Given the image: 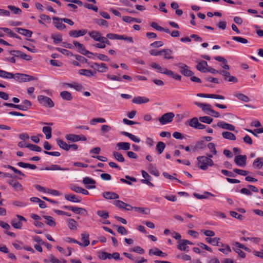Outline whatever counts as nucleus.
<instances>
[{
	"label": "nucleus",
	"instance_id": "nucleus-64",
	"mask_svg": "<svg viewBox=\"0 0 263 263\" xmlns=\"http://www.w3.org/2000/svg\"><path fill=\"white\" fill-rule=\"evenodd\" d=\"M132 251L139 253L140 254H143L144 253V250L143 248L140 247L136 246L132 249Z\"/></svg>",
	"mask_w": 263,
	"mask_h": 263
},
{
	"label": "nucleus",
	"instance_id": "nucleus-30",
	"mask_svg": "<svg viewBox=\"0 0 263 263\" xmlns=\"http://www.w3.org/2000/svg\"><path fill=\"white\" fill-rule=\"evenodd\" d=\"M205 145L204 142L202 141H200L197 142L195 145L191 146V149L193 152H196L198 149H202L204 148Z\"/></svg>",
	"mask_w": 263,
	"mask_h": 263
},
{
	"label": "nucleus",
	"instance_id": "nucleus-44",
	"mask_svg": "<svg viewBox=\"0 0 263 263\" xmlns=\"http://www.w3.org/2000/svg\"><path fill=\"white\" fill-rule=\"evenodd\" d=\"M177 248L181 251H189L187 249L189 247L187 246L185 239L181 240V242L177 246Z\"/></svg>",
	"mask_w": 263,
	"mask_h": 263
},
{
	"label": "nucleus",
	"instance_id": "nucleus-22",
	"mask_svg": "<svg viewBox=\"0 0 263 263\" xmlns=\"http://www.w3.org/2000/svg\"><path fill=\"white\" fill-rule=\"evenodd\" d=\"M89 35L95 41L100 42L101 41V38L102 36H101V33L97 31H92L88 33Z\"/></svg>",
	"mask_w": 263,
	"mask_h": 263
},
{
	"label": "nucleus",
	"instance_id": "nucleus-33",
	"mask_svg": "<svg viewBox=\"0 0 263 263\" xmlns=\"http://www.w3.org/2000/svg\"><path fill=\"white\" fill-rule=\"evenodd\" d=\"M45 170L47 171H68L69 168L61 167L58 165L53 164L50 167H46Z\"/></svg>",
	"mask_w": 263,
	"mask_h": 263
},
{
	"label": "nucleus",
	"instance_id": "nucleus-3",
	"mask_svg": "<svg viewBox=\"0 0 263 263\" xmlns=\"http://www.w3.org/2000/svg\"><path fill=\"white\" fill-rule=\"evenodd\" d=\"M39 102L45 107H53L54 105L53 101L49 97L40 95L37 97Z\"/></svg>",
	"mask_w": 263,
	"mask_h": 263
},
{
	"label": "nucleus",
	"instance_id": "nucleus-45",
	"mask_svg": "<svg viewBox=\"0 0 263 263\" xmlns=\"http://www.w3.org/2000/svg\"><path fill=\"white\" fill-rule=\"evenodd\" d=\"M79 73L81 75L85 76L87 77H91L94 76V74L96 73V72H92L90 70L83 69L79 70Z\"/></svg>",
	"mask_w": 263,
	"mask_h": 263
},
{
	"label": "nucleus",
	"instance_id": "nucleus-50",
	"mask_svg": "<svg viewBox=\"0 0 263 263\" xmlns=\"http://www.w3.org/2000/svg\"><path fill=\"white\" fill-rule=\"evenodd\" d=\"M199 120L201 122L206 124H211L213 122V119L208 116L200 117Z\"/></svg>",
	"mask_w": 263,
	"mask_h": 263
},
{
	"label": "nucleus",
	"instance_id": "nucleus-2",
	"mask_svg": "<svg viewBox=\"0 0 263 263\" xmlns=\"http://www.w3.org/2000/svg\"><path fill=\"white\" fill-rule=\"evenodd\" d=\"M12 79L18 83L29 82L33 80H37V78L27 74L16 73L13 74Z\"/></svg>",
	"mask_w": 263,
	"mask_h": 263
},
{
	"label": "nucleus",
	"instance_id": "nucleus-40",
	"mask_svg": "<svg viewBox=\"0 0 263 263\" xmlns=\"http://www.w3.org/2000/svg\"><path fill=\"white\" fill-rule=\"evenodd\" d=\"M42 130L43 132L45 134L46 138L47 139H49L51 138L52 129L50 127L44 126L43 127Z\"/></svg>",
	"mask_w": 263,
	"mask_h": 263
},
{
	"label": "nucleus",
	"instance_id": "nucleus-29",
	"mask_svg": "<svg viewBox=\"0 0 263 263\" xmlns=\"http://www.w3.org/2000/svg\"><path fill=\"white\" fill-rule=\"evenodd\" d=\"M222 136L223 138L228 139L230 140H235L236 136L234 134L230 132H223L222 133Z\"/></svg>",
	"mask_w": 263,
	"mask_h": 263
},
{
	"label": "nucleus",
	"instance_id": "nucleus-8",
	"mask_svg": "<svg viewBox=\"0 0 263 263\" xmlns=\"http://www.w3.org/2000/svg\"><path fill=\"white\" fill-rule=\"evenodd\" d=\"M54 26L59 30H62L66 28V25L63 23L62 18L57 16L52 17Z\"/></svg>",
	"mask_w": 263,
	"mask_h": 263
},
{
	"label": "nucleus",
	"instance_id": "nucleus-47",
	"mask_svg": "<svg viewBox=\"0 0 263 263\" xmlns=\"http://www.w3.org/2000/svg\"><path fill=\"white\" fill-rule=\"evenodd\" d=\"M162 53H164V58L165 59H172L173 57L172 56L173 51L168 49H164L162 50Z\"/></svg>",
	"mask_w": 263,
	"mask_h": 263
},
{
	"label": "nucleus",
	"instance_id": "nucleus-38",
	"mask_svg": "<svg viewBox=\"0 0 263 263\" xmlns=\"http://www.w3.org/2000/svg\"><path fill=\"white\" fill-rule=\"evenodd\" d=\"M61 97L65 100L70 101L72 99L71 94L67 91H63L60 92Z\"/></svg>",
	"mask_w": 263,
	"mask_h": 263
},
{
	"label": "nucleus",
	"instance_id": "nucleus-5",
	"mask_svg": "<svg viewBox=\"0 0 263 263\" xmlns=\"http://www.w3.org/2000/svg\"><path fill=\"white\" fill-rule=\"evenodd\" d=\"M175 117V114L172 112H169L163 115L161 118L159 119V121L162 125H165L168 123H171Z\"/></svg>",
	"mask_w": 263,
	"mask_h": 263
},
{
	"label": "nucleus",
	"instance_id": "nucleus-21",
	"mask_svg": "<svg viewBox=\"0 0 263 263\" xmlns=\"http://www.w3.org/2000/svg\"><path fill=\"white\" fill-rule=\"evenodd\" d=\"M81 240L83 243H82V245L80 246L84 247L88 246L90 243L89 240V235L84 232L81 234Z\"/></svg>",
	"mask_w": 263,
	"mask_h": 263
},
{
	"label": "nucleus",
	"instance_id": "nucleus-53",
	"mask_svg": "<svg viewBox=\"0 0 263 263\" xmlns=\"http://www.w3.org/2000/svg\"><path fill=\"white\" fill-rule=\"evenodd\" d=\"M97 214L100 216V217L103 219H106L109 217L108 212L103 211V210H99L97 212Z\"/></svg>",
	"mask_w": 263,
	"mask_h": 263
},
{
	"label": "nucleus",
	"instance_id": "nucleus-11",
	"mask_svg": "<svg viewBox=\"0 0 263 263\" xmlns=\"http://www.w3.org/2000/svg\"><path fill=\"white\" fill-rule=\"evenodd\" d=\"M217 126L222 129H227L230 131H234L237 133V130H235V128L232 124L225 123L224 122H219L217 123Z\"/></svg>",
	"mask_w": 263,
	"mask_h": 263
},
{
	"label": "nucleus",
	"instance_id": "nucleus-15",
	"mask_svg": "<svg viewBox=\"0 0 263 263\" xmlns=\"http://www.w3.org/2000/svg\"><path fill=\"white\" fill-rule=\"evenodd\" d=\"M103 197L107 200L117 199L119 198L118 194L112 192H105L102 193Z\"/></svg>",
	"mask_w": 263,
	"mask_h": 263
},
{
	"label": "nucleus",
	"instance_id": "nucleus-51",
	"mask_svg": "<svg viewBox=\"0 0 263 263\" xmlns=\"http://www.w3.org/2000/svg\"><path fill=\"white\" fill-rule=\"evenodd\" d=\"M51 38L53 40L54 44H58L62 41V35L60 34H52L51 36Z\"/></svg>",
	"mask_w": 263,
	"mask_h": 263
},
{
	"label": "nucleus",
	"instance_id": "nucleus-28",
	"mask_svg": "<svg viewBox=\"0 0 263 263\" xmlns=\"http://www.w3.org/2000/svg\"><path fill=\"white\" fill-rule=\"evenodd\" d=\"M125 177L126 179H124V178L120 179V181L122 183H126L128 185H132V181H133V182L137 181V179L134 177H131V176L126 175V176H125Z\"/></svg>",
	"mask_w": 263,
	"mask_h": 263
},
{
	"label": "nucleus",
	"instance_id": "nucleus-55",
	"mask_svg": "<svg viewBox=\"0 0 263 263\" xmlns=\"http://www.w3.org/2000/svg\"><path fill=\"white\" fill-rule=\"evenodd\" d=\"M106 120L104 118H93L90 121V123L91 125H95L96 123H105Z\"/></svg>",
	"mask_w": 263,
	"mask_h": 263
},
{
	"label": "nucleus",
	"instance_id": "nucleus-54",
	"mask_svg": "<svg viewBox=\"0 0 263 263\" xmlns=\"http://www.w3.org/2000/svg\"><path fill=\"white\" fill-rule=\"evenodd\" d=\"M5 167L12 170L15 174H18V175L24 176V177L26 176L23 173H22L20 170L16 169V168L14 167L13 166H12L11 165H5Z\"/></svg>",
	"mask_w": 263,
	"mask_h": 263
},
{
	"label": "nucleus",
	"instance_id": "nucleus-6",
	"mask_svg": "<svg viewBox=\"0 0 263 263\" xmlns=\"http://www.w3.org/2000/svg\"><path fill=\"white\" fill-rule=\"evenodd\" d=\"M10 53L14 57H18L23 60L29 61L32 60V57L20 50H11Z\"/></svg>",
	"mask_w": 263,
	"mask_h": 263
},
{
	"label": "nucleus",
	"instance_id": "nucleus-24",
	"mask_svg": "<svg viewBox=\"0 0 263 263\" xmlns=\"http://www.w3.org/2000/svg\"><path fill=\"white\" fill-rule=\"evenodd\" d=\"M65 139L69 141L72 142H76L80 141V139L79 138V135H75V134H67L65 136Z\"/></svg>",
	"mask_w": 263,
	"mask_h": 263
},
{
	"label": "nucleus",
	"instance_id": "nucleus-49",
	"mask_svg": "<svg viewBox=\"0 0 263 263\" xmlns=\"http://www.w3.org/2000/svg\"><path fill=\"white\" fill-rule=\"evenodd\" d=\"M8 8L15 14H20L22 12V11L20 8L14 6L9 5L8 6Z\"/></svg>",
	"mask_w": 263,
	"mask_h": 263
},
{
	"label": "nucleus",
	"instance_id": "nucleus-9",
	"mask_svg": "<svg viewBox=\"0 0 263 263\" xmlns=\"http://www.w3.org/2000/svg\"><path fill=\"white\" fill-rule=\"evenodd\" d=\"M247 156L246 155H237L235 157V163L239 166L244 167L246 165Z\"/></svg>",
	"mask_w": 263,
	"mask_h": 263
},
{
	"label": "nucleus",
	"instance_id": "nucleus-63",
	"mask_svg": "<svg viewBox=\"0 0 263 263\" xmlns=\"http://www.w3.org/2000/svg\"><path fill=\"white\" fill-rule=\"evenodd\" d=\"M95 55L97 57V58L101 61H109V59L105 54H100V53H96Z\"/></svg>",
	"mask_w": 263,
	"mask_h": 263
},
{
	"label": "nucleus",
	"instance_id": "nucleus-7",
	"mask_svg": "<svg viewBox=\"0 0 263 263\" xmlns=\"http://www.w3.org/2000/svg\"><path fill=\"white\" fill-rule=\"evenodd\" d=\"M73 44L74 46L78 49L79 52H80L81 54L85 55H88V54H93V53L85 49V46L82 44H81L77 41H73Z\"/></svg>",
	"mask_w": 263,
	"mask_h": 263
},
{
	"label": "nucleus",
	"instance_id": "nucleus-59",
	"mask_svg": "<svg viewBox=\"0 0 263 263\" xmlns=\"http://www.w3.org/2000/svg\"><path fill=\"white\" fill-rule=\"evenodd\" d=\"M208 147L210 150V152L213 154L214 155H216L217 154V151L215 148V145L214 143H209L208 144Z\"/></svg>",
	"mask_w": 263,
	"mask_h": 263
},
{
	"label": "nucleus",
	"instance_id": "nucleus-41",
	"mask_svg": "<svg viewBox=\"0 0 263 263\" xmlns=\"http://www.w3.org/2000/svg\"><path fill=\"white\" fill-rule=\"evenodd\" d=\"M165 147V144L163 142H158L156 147V149L157 151L158 154H161L163 152L164 148Z\"/></svg>",
	"mask_w": 263,
	"mask_h": 263
},
{
	"label": "nucleus",
	"instance_id": "nucleus-16",
	"mask_svg": "<svg viewBox=\"0 0 263 263\" xmlns=\"http://www.w3.org/2000/svg\"><path fill=\"white\" fill-rule=\"evenodd\" d=\"M7 182L11 186H12L13 188L16 191H22L23 190L22 185L17 181L10 180L7 181Z\"/></svg>",
	"mask_w": 263,
	"mask_h": 263
},
{
	"label": "nucleus",
	"instance_id": "nucleus-39",
	"mask_svg": "<svg viewBox=\"0 0 263 263\" xmlns=\"http://www.w3.org/2000/svg\"><path fill=\"white\" fill-rule=\"evenodd\" d=\"M198 120H199V119H198L197 118H196V117H194V118L191 119V120H190L189 121V125L192 127L197 129V127H198V125L200 123V122L198 121Z\"/></svg>",
	"mask_w": 263,
	"mask_h": 263
},
{
	"label": "nucleus",
	"instance_id": "nucleus-48",
	"mask_svg": "<svg viewBox=\"0 0 263 263\" xmlns=\"http://www.w3.org/2000/svg\"><path fill=\"white\" fill-rule=\"evenodd\" d=\"M26 147H27V148H29L30 150L33 151H35V152H40L42 151V148L41 147H40L37 145H36L32 144H30V143L27 144L26 145Z\"/></svg>",
	"mask_w": 263,
	"mask_h": 263
},
{
	"label": "nucleus",
	"instance_id": "nucleus-23",
	"mask_svg": "<svg viewBox=\"0 0 263 263\" xmlns=\"http://www.w3.org/2000/svg\"><path fill=\"white\" fill-rule=\"evenodd\" d=\"M15 30L17 32L22 34L26 37H31L32 34V32L29 30H27L26 29L22 28H16Z\"/></svg>",
	"mask_w": 263,
	"mask_h": 263
},
{
	"label": "nucleus",
	"instance_id": "nucleus-61",
	"mask_svg": "<svg viewBox=\"0 0 263 263\" xmlns=\"http://www.w3.org/2000/svg\"><path fill=\"white\" fill-rule=\"evenodd\" d=\"M230 215L233 217L237 218V219H239V220H243V218H244V216H242V215L239 214H238L237 212H234V211L230 212Z\"/></svg>",
	"mask_w": 263,
	"mask_h": 263
},
{
	"label": "nucleus",
	"instance_id": "nucleus-62",
	"mask_svg": "<svg viewBox=\"0 0 263 263\" xmlns=\"http://www.w3.org/2000/svg\"><path fill=\"white\" fill-rule=\"evenodd\" d=\"M134 209H135L136 211L138 212L141 213H144L145 214H147L149 213V210L148 209H144L142 208L134 207Z\"/></svg>",
	"mask_w": 263,
	"mask_h": 263
},
{
	"label": "nucleus",
	"instance_id": "nucleus-43",
	"mask_svg": "<svg viewBox=\"0 0 263 263\" xmlns=\"http://www.w3.org/2000/svg\"><path fill=\"white\" fill-rule=\"evenodd\" d=\"M234 96L244 102H248L250 101L249 97L243 93H237L234 95Z\"/></svg>",
	"mask_w": 263,
	"mask_h": 263
},
{
	"label": "nucleus",
	"instance_id": "nucleus-32",
	"mask_svg": "<svg viewBox=\"0 0 263 263\" xmlns=\"http://www.w3.org/2000/svg\"><path fill=\"white\" fill-rule=\"evenodd\" d=\"M57 144L60 146L62 149L68 151L69 150V146H68V144H67L65 141L63 140L58 139L57 140Z\"/></svg>",
	"mask_w": 263,
	"mask_h": 263
},
{
	"label": "nucleus",
	"instance_id": "nucleus-10",
	"mask_svg": "<svg viewBox=\"0 0 263 263\" xmlns=\"http://www.w3.org/2000/svg\"><path fill=\"white\" fill-rule=\"evenodd\" d=\"M63 208L65 210H70L76 214H83L87 212L85 209L76 206L64 205L63 206Z\"/></svg>",
	"mask_w": 263,
	"mask_h": 263
},
{
	"label": "nucleus",
	"instance_id": "nucleus-14",
	"mask_svg": "<svg viewBox=\"0 0 263 263\" xmlns=\"http://www.w3.org/2000/svg\"><path fill=\"white\" fill-rule=\"evenodd\" d=\"M198 64L196 65V68L201 72H205L208 69V63L205 61H200L197 62Z\"/></svg>",
	"mask_w": 263,
	"mask_h": 263
},
{
	"label": "nucleus",
	"instance_id": "nucleus-13",
	"mask_svg": "<svg viewBox=\"0 0 263 263\" xmlns=\"http://www.w3.org/2000/svg\"><path fill=\"white\" fill-rule=\"evenodd\" d=\"M194 104L201 108L203 111L206 112L208 114H210L208 111L211 112L212 109L211 105L209 104L202 103L198 102H195Z\"/></svg>",
	"mask_w": 263,
	"mask_h": 263
},
{
	"label": "nucleus",
	"instance_id": "nucleus-1",
	"mask_svg": "<svg viewBox=\"0 0 263 263\" xmlns=\"http://www.w3.org/2000/svg\"><path fill=\"white\" fill-rule=\"evenodd\" d=\"M197 165L202 170H208V166H213L214 163L213 160L206 156H199L197 158Z\"/></svg>",
	"mask_w": 263,
	"mask_h": 263
},
{
	"label": "nucleus",
	"instance_id": "nucleus-25",
	"mask_svg": "<svg viewBox=\"0 0 263 263\" xmlns=\"http://www.w3.org/2000/svg\"><path fill=\"white\" fill-rule=\"evenodd\" d=\"M151 65L152 68L157 69L158 71L161 73L166 74L168 70L167 68L162 67L160 65L156 63H152Z\"/></svg>",
	"mask_w": 263,
	"mask_h": 263
},
{
	"label": "nucleus",
	"instance_id": "nucleus-60",
	"mask_svg": "<svg viewBox=\"0 0 263 263\" xmlns=\"http://www.w3.org/2000/svg\"><path fill=\"white\" fill-rule=\"evenodd\" d=\"M232 39L236 42L242 44H247L248 43V40L247 39L240 36H233Z\"/></svg>",
	"mask_w": 263,
	"mask_h": 263
},
{
	"label": "nucleus",
	"instance_id": "nucleus-12",
	"mask_svg": "<svg viewBox=\"0 0 263 263\" xmlns=\"http://www.w3.org/2000/svg\"><path fill=\"white\" fill-rule=\"evenodd\" d=\"M87 31L85 29L80 30H72L69 32V35L71 37H78L80 36H83L87 33Z\"/></svg>",
	"mask_w": 263,
	"mask_h": 263
},
{
	"label": "nucleus",
	"instance_id": "nucleus-19",
	"mask_svg": "<svg viewBox=\"0 0 263 263\" xmlns=\"http://www.w3.org/2000/svg\"><path fill=\"white\" fill-rule=\"evenodd\" d=\"M149 101L148 98L144 97H136L134 98L132 100L133 103L136 104H141L143 103H146Z\"/></svg>",
	"mask_w": 263,
	"mask_h": 263
},
{
	"label": "nucleus",
	"instance_id": "nucleus-36",
	"mask_svg": "<svg viewBox=\"0 0 263 263\" xmlns=\"http://www.w3.org/2000/svg\"><path fill=\"white\" fill-rule=\"evenodd\" d=\"M68 223V228L71 230H76L77 229V222L73 219L69 218L67 219Z\"/></svg>",
	"mask_w": 263,
	"mask_h": 263
},
{
	"label": "nucleus",
	"instance_id": "nucleus-4",
	"mask_svg": "<svg viewBox=\"0 0 263 263\" xmlns=\"http://www.w3.org/2000/svg\"><path fill=\"white\" fill-rule=\"evenodd\" d=\"M176 65L180 69V73L185 77H192L193 76L194 73L189 69V66L183 63H179L176 64Z\"/></svg>",
	"mask_w": 263,
	"mask_h": 263
},
{
	"label": "nucleus",
	"instance_id": "nucleus-26",
	"mask_svg": "<svg viewBox=\"0 0 263 263\" xmlns=\"http://www.w3.org/2000/svg\"><path fill=\"white\" fill-rule=\"evenodd\" d=\"M130 143L128 142H121L117 144L116 146L119 150L128 151L130 149Z\"/></svg>",
	"mask_w": 263,
	"mask_h": 263
},
{
	"label": "nucleus",
	"instance_id": "nucleus-46",
	"mask_svg": "<svg viewBox=\"0 0 263 263\" xmlns=\"http://www.w3.org/2000/svg\"><path fill=\"white\" fill-rule=\"evenodd\" d=\"M166 75H167L169 77H172V78H173V79H175L176 80L180 81L181 79V76H180V75H179L178 74H177V73H174L171 70H168V69Z\"/></svg>",
	"mask_w": 263,
	"mask_h": 263
},
{
	"label": "nucleus",
	"instance_id": "nucleus-31",
	"mask_svg": "<svg viewBox=\"0 0 263 263\" xmlns=\"http://www.w3.org/2000/svg\"><path fill=\"white\" fill-rule=\"evenodd\" d=\"M46 220L45 223L50 227H54L56 225V222L54 218L50 216L44 215L43 216Z\"/></svg>",
	"mask_w": 263,
	"mask_h": 263
},
{
	"label": "nucleus",
	"instance_id": "nucleus-34",
	"mask_svg": "<svg viewBox=\"0 0 263 263\" xmlns=\"http://www.w3.org/2000/svg\"><path fill=\"white\" fill-rule=\"evenodd\" d=\"M13 77V73L7 72L0 69V77L4 79H11Z\"/></svg>",
	"mask_w": 263,
	"mask_h": 263
},
{
	"label": "nucleus",
	"instance_id": "nucleus-42",
	"mask_svg": "<svg viewBox=\"0 0 263 263\" xmlns=\"http://www.w3.org/2000/svg\"><path fill=\"white\" fill-rule=\"evenodd\" d=\"M112 155L117 161L120 162H124L125 161V159L121 153L117 152H114Z\"/></svg>",
	"mask_w": 263,
	"mask_h": 263
},
{
	"label": "nucleus",
	"instance_id": "nucleus-37",
	"mask_svg": "<svg viewBox=\"0 0 263 263\" xmlns=\"http://www.w3.org/2000/svg\"><path fill=\"white\" fill-rule=\"evenodd\" d=\"M17 165L20 167L23 168H29L31 170H35L36 168V166L34 164H31L23 162H19L17 163Z\"/></svg>",
	"mask_w": 263,
	"mask_h": 263
},
{
	"label": "nucleus",
	"instance_id": "nucleus-57",
	"mask_svg": "<svg viewBox=\"0 0 263 263\" xmlns=\"http://www.w3.org/2000/svg\"><path fill=\"white\" fill-rule=\"evenodd\" d=\"M113 204L118 208L123 209L125 203L122 201L116 200L114 201Z\"/></svg>",
	"mask_w": 263,
	"mask_h": 263
},
{
	"label": "nucleus",
	"instance_id": "nucleus-18",
	"mask_svg": "<svg viewBox=\"0 0 263 263\" xmlns=\"http://www.w3.org/2000/svg\"><path fill=\"white\" fill-rule=\"evenodd\" d=\"M65 198L68 201L72 202H80L82 200L80 197L73 194H65Z\"/></svg>",
	"mask_w": 263,
	"mask_h": 263
},
{
	"label": "nucleus",
	"instance_id": "nucleus-17",
	"mask_svg": "<svg viewBox=\"0 0 263 263\" xmlns=\"http://www.w3.org/2000/svg\"><path fill=\"white\" fill-rule=\"evenodd\" d=\"M148 254L150 256L155 255L161 257H165L166 256V254L165 253L163 252L162 251H161L157 248L151 249L149 250Z\"/></svg>",
	"mask_w": 263,
	"mask_h": 263
},
{
	"label": "nucleus",
	"instance_id": "nucleus-58",
	"mask_svg": "<svg viewBox=\"0 0 263 263\" xmlns=\"http://www.w3.org/2000/svg\"><path fill=\"white\" fill-rule=\"evenodd\" d=\"M83 183L85 184H94L96 183V181L88 177H86L83 178Z\"/></svg>",
	"mask_w": 263,
	"mask_h": 263
},
{
	"label": "nucleus",
	"instance_id": "nucleus-52",
	"mask_svg": "<svg viewBox=\"0 0 263 263\" xmlns=\"http://www.w3.org/2000/svg\"><path fill=\"white\" fill-rule=\"evenodd\" d=\"M95 22L100 26H104L106 27H108V22L106 20L102 18L95 19Z\"/></svg>",
	"mask_w": 263,
	"mask_h": 263
},
{
	"label": "nucleus",
	"instance_id": "nucleus-20",
	"mask_svg": "<svg viewBox=\"0 0 263 263\" xmlns=\"http://www.w3.org/2000/svg\"><path fill=\"white\" fill-rule=\"evenodd\" d=\"M252 166L254 168L260 170L263 166V157H258L253 162Z\"/></svg>",
	"mask_w": 263,
	"mask_h": 263
},
{
	"label": "nucleus",
	"instance_id": "nucleus-27",
	"mask_svg": "<svg viewBox=\"0 0 263 263\" xmlns=\"http://www.w3.org/2000/svg\"><path fill=\"white\" fill-rule=\"evenodd\" d=\"M120 134L123 136L128 137L132 141H133L135 142L139 143L140 141V138H139L138 137H136V136L130 134L129 133H128L126 132H121L120 133Z\"/></svg>",
	"mask_w": 263,
	"mask_h": 263
},
{
	"label": "nucleus",
	"instance_id": "nucleus-56",
	"mask_svg": "<svg viewBox=\"0 0 263 263\" xmlns=\"http://www.w3.org/2000/svg\"><path fill=\"white\" fill-rule=\"evenodd\" d=\"M11 224L12 225V226L15 228L20 229L22 228L23 224L20 221H16V220L13 219L11 220Z\"/></svg>",
	"mask_w": 263,
	"mask_h": 263
},
{
	"label": "nucleus",
	"instance_id": "nucleus-35",
	"mask_svg": "<svg viewBox=\"0 0 263 263\" xmlns=\"http://www.w3.org/2000/svg\"><path fill=\"white\" fill-rule=\"evenodd\" d=\"M64 85L67 86L70 88H73L76 90L79 91H80L83 89V86L81 84H78L77 83H74L73 84L65 83Z\"/></svg>",
	"mask_w": 263,
	"mask_h": 263
}]
</instances>
